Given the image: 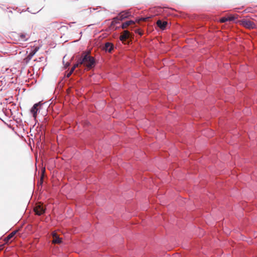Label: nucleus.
<instances>
[{"label":"nucleus","mask_w":257,"mask_h":257,"mask_svg":"<svg viewBox=\"0 0 257 257\" xmlns=\"http://www.w3.org/2000/svg\"><path fill=\"white\" fill-rule=\"evenodd\" d=\"M79 64H83L88 69L92 68L94 66L95 60L93 57L88 54H83L78 61Z\"/></svg>","instance_id":"obj_1"},{"label":"nucleus","mask_w":257,"mask_h":257,"mask_svg":"<svg viewBox=\"0 0 257 257\" xmlns=\"http://www.w3.org/2000/svg\"><path fill=\"white\" fill-rule=\"evenodd\" d=\"M13 236V234H11V235H9L10 237H12Z\"/></svg>","instance_id":"obj_15"},{"label":"nucleus","mask_w":257,"mask_h":257,"mask_svg":"<svg viewBox=\"0 0 257 257\" xmlns=\"http://www.w3.org/2000/svg\"><path fill=\"white\" fill-rule=\"evenodd\" d=\"M53 240L52 242L53 243H60L61 242V238H60L57 234L56 232H53L52 233Z\"/></svg>","instance_id":"obj_6"},{"label":"nucleus","mask_w":257,"mask_h":257,"mask_svg":"<svg viewBox=\"0 0 257 257\" xmlns=\"http://www.w3.org/2000/svg\"><path fill=\"white\" fill-rule=\"evenodd\" d=\"M69 63H67L66 67L68 66Z\"/></svg>","instance_id":"obj_16"},{"label":"nucleus","mask_w":257,"mask_h":257,"mask_svg":"<svg viewBox=\"0 0 257 257\" xmlns=\"http://www.w3.org/2000/svg\"><path fill=\"white\" fill-rule=\"evenodd\" d=\"M113 48V46L112 43L109 42H107L105 44V45L103 47V49L106 52H110Z\"/></svg>","instance_id":"obj_7"},{"label":"nucleus","mask_w":257,"mask_h":257,"mask_svg":"<svg viewBox=\"0 0 257 257\" xmlns=\"http://www.w3.org/2000/svg\"><path fill=\"white\" fill-rule=\"evenodd\" d=\"M130 15L131 13L129 11L122 12L120 13L117 16L113 19L112 23H117L119 21H122L128 18Z\"/></svg>","instance_id":"obj_2"},{"label":"nucleus","mask_w":257,"mask_h":257,"mask_svg":"<svg viewBox=\"0 0 257 257\" xmlns=\"http://www.w3.org/2000/svg\"><path fill=\"white\" fill-rule=\"evenodd\" d=\"M20 38L22 40L26 41L28 39L29 37L26 34L21 33L20 34Z\"/></svg>","instance_id":"obj_11"},{"label":"nucleus","mask_w":257,"mask_h":257,"mask_svg":"<svg viewBox=\"0 0 257 257\" xmlns=\"http://www.w3.org/2000/svg\"><path fill=\"white\" fill-rule=\"evenodd\" d=\"M41 105L40 102L35 103L31 109V113L33 114V116L34 118L37 117V112L39 110V107Z\"/></svg>","instance_id":"obj_4"},{"label":"nucleus","mask_w":257,"mask_h":257,"mask_svg":"<svg viewBox=\"0 0 257 257\" xmlns=\"http://www.w3.org/2000/svg\"><path fill=\"white\" fill-rule=\"evenodd\" d=\"M130 35V33L127 31H124L123 33L120 36V39L121 41H124L126 39L128 38Z\"/></svg>","instance_id":"obj_9"},{"label":"nucleus","mask_w":257,"mask_h":257,"mask_svg":"<svg viewBox=\"0 0 257 257\" xmlns=\"http://www.w3.org/2000/svg\"><path fill=\"white\" fill-rule=\"evenodd\" d=\"M72 73V72H71V71H70L67 74V77H69L71 75V74Z\"/></svg>","instance_id":"obj_14"},{"label":"nucleus","mask_w":257,"mask_h":257,"mask_svg":"<svg viewBox=\"0 0 257 257\" xmlns=\"http://www.w3.org/2000/svg\"><path fill=\"white\" fill-rule=\"evenodd\" d=\"M45 208L43 205H37L34 209V211L36 214L41 215L45 212Z\"/></svg>","instance_id":"obj_5"},{"label":"nucleus","mask_w":257,"mask_h":257,"mask_svg":"<svg viewBox=\"0 0 257 257\" xmlns=\"http://www.w3.org/2000/svg\"><path fill=\"white\" fill-rule=\"evenodd\" d=\"M167 24L168 23L166 21L163 22L161 20H158L157 22V26L162 30H164L166 28Z\"/></svg>","instance_id":"obj_8"},{"label":"nucleus","mask_w":257,"mask_h":257,"mask_svg":"<svg viewBox=\"0 0 257 257\" xmlns=\"http://www.w3.org/2000/svg\"><path fill=\"white\" fill-rule=\"evenodd\" d=\"M79 65V62H78L77 63L75 64L73 66V67L71 69V72H72L74 71V70H75V69L78 66V65Z\"/></svg>","instance_id":"obj_13"},{"label":"nucleus","mask_w":257,"mask_h":257,"mask_svg":"<svg viewBox=\"0 0 257 257\" xmlns=\"http://www.w3.org/2000/svg\"><path fill=\"white\" fill-rule=\"evenodd\" d=\"M242 26L248 29H253L255 27V24L249 20H243L241 21Z\"/></svg>","instance_id":"obj_3"},{"label":"nucleus","mask_w":257,"mask_h":257,"mask_svg":"<svg viewBox=\"0 0 257 257\" xmlns=\"http://www.w3.org/2000/svg\"><path fill=\"white\" fill-rule=\"evenodd\" d=\"M134 23H135V22L133 21H128L125 22V23L122 24V28L123 29H125L126 28H127V26H128L132 24H134Z\"/></svg>","instance_id":"obj_10"},{"label":"nucleus","mask_w":257,"mask_h":257,"mask_svg":"<svg viewBox=\"0 0 257 257\" xmlns=\"http://www.w3.org/2000/svg\"><path fill=\"white\" fill-rule=\"evenodd\" d=\"M232 19H233L232 18H230V17H228V18L223 17V18H222L221 19H220V22H221V23H224V22H227L228 21L232 20Z\"/></svg>","instance_id":"obj_12"}]
</instances>
